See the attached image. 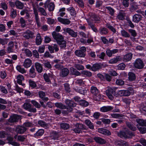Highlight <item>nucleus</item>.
<instances>
[{
  "mask_svg": "<svg viewBox=\"0 0 146 146\" xmlns=\"http://www.w3.org/2000/svg\"><path fill=\"white\" fill-rule=\"evenodd\" d=\"M118 135L122 138L128 139L131 138L132 137L134 136L135 135L134 133L127 130L120 131L118 133Z\"/></svg>",
  "mask_w": 146,
  "mask_h": 146,
  "instance_id": "obj_1",
  "label": "nucleus"
},
{
  "mask_svg": "<svg viewBox=\"0 0 146 146\" xmlns=\"http://www.w3.org/2000/svg\"><path fill=\"white\" fill-rule=\"evenodd\" d=\"M86 48L85 46H82L79 50H76L75 51V55L77 56L84 58L86 55Z\"/></svg>",
  "mask_w": 146,
  "mask_h": 146,
  "instance_id": "obj_2",
  "label": "nucleus"
},
{
  "mask_svg": "<svg viewBox=\"0 0 146 146\" xmlns=\"http://www.w3.org/2000/svg\"><path fill=\"white\" fill-rule=\"evenodd\" d=\"M35 33L29 30H27L22 33L23 37L27 40L32 39L35 36Z\"/></svg>",
  "mask_w": 146,
  "mask_h": 146,
  "instance_id": "obj_3",
  "label": "nucleus"
},
{
  "mask_svg": "<svg viewBox=\"0 0 146 146\" xmlns=\"http://www.w3.org/2000/svg\"><path fill=\"white\" fill-rule=\"evenodd\" d=\"M106 93L109 99L111 100L113 99L114 97L113 95L115 94V90L113 88H109L106 90Z\"/></svg>",
  "mask_w": 146,
  "mask_h": 146,
  "instance_id": "obj_4",
  "label": "nucleus"
},
{
  "mask_svg": "<svg viewBox=\"0 0 146 146\" xmlns=\"http://www.w3.org/2000/svg\"><path fill=\"white\" fill-rule=\"evenodd\" d=\"M31 107V104L27 102L25 103L23 106V108L26 110H28L29 111L34 113L36 112V109L35 108Z\"/></svg>",
  "mask_w": 146,
  "mask_h": 146,
  "instance_id": "obj_5",
  "label": "nucleus"
},
{
  "mask_svg": "<svg viewBox=\"0 0 146 146\" xmlns=\"http://www.w3.org/2000/svg\"><path fill=\"white\" fill-rule=\"evenodd\" d=\"M133 65L135 68L140 69L143 68L144 64L143 61L140 59L139 58L136 60Z\"/></svg>",
  "mask_w": 146,
  "mask_h": 146,
  "instance_id": "obj_6",
  "label": "nucleus"
},
{
  "mask_svg": "<svg viewBox=\"0 0 146 146\" xmlns=\"http://www.w3.org/2000/svg\"><path fill=\"white\" fill-rule=\"evenodd\" d=\"M44 7L46 9L47 7L48 10L51 11L54 10L55 5L53 3L50 2V0H47L44 4Z\"/></svg>",
  "mask_w": 146,
  "mask_h": 146,
  "instance_id": "obj_7",
  "label": "nucleus"
},
{
  "mask_svg": "<svg viewBox=\"0 0 146 146\" xmlns=\"http://www.w3.org/2000/svg\"><path fill=\"white\" fill-rule=\"evenodd\" d=\"M75 127H76L72 130L75 133H82V130L85 129L84 125L82 124L77 123Z\"/></svg>",
  "mask_w": 146,
  "mask_h": 146,
  "instance_id": "obj_8",
  "label": "nucleus"
},
{
  "mask_svg": "<svg viewBox=\"0 0 146 146\" xmlns=\"http://www.w3.org/2000/svg\"><path fill=\"white\" fill-rule=\"evenodd\" d=\"M63 30L64 32L68 33L70 35L73 37L76 38L77 36V32L74 31L72 29L70 28H64Z\"/></svg>",
  "mask_w": 146,
  "mask_h": 146,
  "instance_id": "obj_9",
  "label": "nucleus"
},
{
  "mask_svg": "<svg viewBox=\"0 0 146 146\" xmlns=\"http://www.w3.org/2000/svg\"><path fill=\"white\" fill-rule=\"evenodd\" d=\"M89 26V28H90L95 32L96 33L98 31V29L95 27L94 24H93V21L92 19L91 18H89L86 19Z\"/></svg>",
  "mask_w": 146,
  "mask_h": 146,
  "instance_id": "obj_10",
  "label": "nucleus"
},
{
  "mask_svg": "<svg viewBox=\"0 0 146 146\" xmlns=\"http://www.w3.org/2000/svg\"><path fill=\"white\" fill-rule=\"evenodd\" d=\"M52 35L53 38L56 40L57 42L60 41L61 40L64 39V37L62 35L54 31L52 33Z\"/></svg>",
  "mask_w": 146,
  "mask_h": 146,
  "instance_id": "obj_11",
  "label": "nucleus"
},
{
  "mask_svg": "<svg viewBox=\"0 0 146 146\" xmlns=\"http://www.w3.org/2000/svg\"><path fill=\"white\" fill-rule=\"evenodd\" d=\"M44 79L45 81L48 84H51L50 79L52 78L53 77V75L52 73H49L46 74L44 73L43 75Z\"/></svg>",
  "mask_w": 146,
  "mask_h": 146,
  "instance_id": "obj_12",
  "label": "nucleus"
},
{
  "mask_svg": "<svg viewBox=\"0 0 146 146\" xmlns=\"http://www.w3.org/2000/svg\"><path fill=\"white\" fill-rule=\"evenodd\" d=\"M21 116L17 114H14L11 116L9 119V122L11 123L16 122L21 119Z\"/></svg>",
  "mask_w": 146,
  "mask_h": 146,
  "instance_id": "obj_13",
  "label": "nucleus"
},
{
  "mask_svg": "<svg viewBox=\"0 0 146 146\" xmlns=\"http://www.w3.org/2000/svg\"><path fill=\"white\" fill-rule=\"evenodd\" d=\"M113 107L111 106H103L100 108V111L102 112H106L112 110Z\"/></svg>",
  "mask_w": 146,
  "mask_h": 146,
  "instance_id": "obj_14",
  "label": "nucleus"
},
{
  "mask_svg": "<svg viewBox=\"0 0 146 146\" xmlns=\"http://www.w3.org/2000/svg\"><path fill=\"white\" fill-rule=\"evenodd\" d=\"M142 16L141 15L135 14L133 17V21L135 23H138L141 20Z\"/></svg>",
  "mask_w": 146,
  "mask_h": 146,
  "instance_id": "obj_15",
  "label": "nucleus"
},
{
  "mask_svg": "<svg viewBox=\"0 0 146 146\" xmlns=\"http://www.w3.org/2000/svg\"><path fill=\"white\" fill-rule=\"evenodd\" d=\"M58 21L64 25H68L71 23V21L68 19L63 18L60 17L58 18Z\"/></svg>",
  "mask_w": 146,
  "mask_h": 146,
  "instance_id": "obj_16",
  "label": "nucleus"
},
{
  "mask_svg": "<svg viewBox=\"0 0 146 146\" xmlns=\"http://www.w3.org/2000/svg\"><path fill=\"white\" fill-rule=\"evenodd\" d=\"M14 47V42H10L8 43V46L7 48V51L8 53L14 52L13 48Z\"/></svg>",
  "mask_w": 146,
  "mask_h": 146,
  "instance_id": "obj_17",
  "label": "nucleus"
},
{
  "mask_svg": "<svg viewBox=\"0 0 146 146\" xmlns=\"http://www.w3.org/2000/svg\"><path fill=\"white\" fill-rule=\"evenodd\" d=\"M98 132L103 134L106 135H111L110 132L108 130L103 128H99L98 129Z\"/></svg>",
  "mask_w": 146,
  "mask_h": 146,
  "instance_id": "obj_18",
  "label": "nucleus"
},
{
  "mask_svg": "<svg viewBox=\"0 0 146 146\" xmlns=\"http://www.w3.org/2000/svg\"><path fill=\"white\" fill-rule=\"evenodd\" d=\"M38 94L39 97L44 102L48 101V98L47 97H45L46 94L44 92L42 91H40L38 92Z\"/></svg>",
  "mask_w": 146,
  "mask_h": 146,
  "instance_id": "obj_19",
  "label": "nucleus"
},
{
  "mask_svg": "<svg viewBox=\"0 0 146 146\" xmlns=\"http://www.w3.org/2000/svg\"><path fill=\"white\" fill-rule=\"evenodd\" d=\"M127 126L131 130L135 131L137 128L135 125L132 122H127L126 123Z\"/></svg>",
  "mask_w": 146,
  "mask_h": 146,
  "instance_id": "obj_20",
  "label": "nucleus"
},
{
  "mask_svg": "<svg viewBox=\"0 0 146 146\" xmlns=\"http://www.w3.org/2000/svg\"><path fill=\"white\" fill-rule=\"evenodd\" d=\"M27 130V128L23 126H18L16 129V131L19 134L24 133Z\"/></svg>",
  "mask_w": 146,
  "mask_h": 146,
  "instance_id": "obj_21",
  "label": "nucleus"
},
{
  "mask_svg": "<svg viewBox=\"0 0 146 146\" xmlns=\"http://www.w3.org/2000/svg\"><path fill=\"white\" fill-rule=\"evenodd\" d=\"M31 60L29 58H27L25 60L23 64V66L25 68H28L31 66L32 65Z\"/></svg>",
  "mask_w": 146,
  "mask_h": 146,
  "instance_id": "obj_22",
  "label": "nucleus"
},
{
  "mask_svg": "<svg viewBox=\"0 0 146 146\" xmlns=\"http://www.w3.org/2000/svg\"><path fill=\"white\" fill-rule=\"evenodd\" d=\"M34 14L35 15L36 22L38 26L39 27L40 25V23L39 20L38 13L37 10L35 9L34 10Z\"/></svg>",
  "mask_w": 146,
  "mask_h": 146,
  "instance_id": "obj_23",
  "label": "nucleus"
},
{
  "mask_svg": "<svg viewBox=\"0 0 146 146\" xmlns=\"http://www.w3.org/2000/svg\"><path fill=\"white\" fill-rule=\"evenodd\" d=\"M122 58L119 56H116L115 58H113L109 61V64H113L116 63L119 61L121 60Z\"/></svg>",
  "mask_w": 146,
  "mask_h": 146,
  "instance_id": "obj_24",
  "label": "nucleus"
},
{
  "mask_svg": "<svg viewBox=\"0 0 146 146\" xmlns=\"http://www.w3.org/2000/svg\"><path fill=\"white\" fill-rule=\"evenodd\" d=\"M132 55L133 54L131 53H128L124 55L122 59L124 61L127 62L131 59Z\"/></svg>",
  "mask_w": 146,
  "mask_h": 146,
  "instance_id": "obj_25",
  "label": "nucleus"
},
{
  "mask_svg": "<svg viewBox=\"0 0 146 146\" xmlns=\"http://www.w3.org/2000/svg\"><path fill=\"white\" fill-rule=\"evenodd\" d=\"M128 78L129 81H133L135 80L136 78L135 74L133 72H130L128 73Z\"/></svg>",
  "mask_w": 146,
  "mask_h": 146,
  "instance_id": "obj_26",
  "label": "nucleus"
},
{
  "mask_svg": "<svg viewBox=\"0 0 146 146\" xmlns=\"http://www.w3.org/2000/svg\"><path fill=\"white\" fill-rule=\"evenodd\" d=\"M35 66L36 71L38 73H41L43 71V67L41 64L38 62L35 64Z\"/></svg>",
  "mask_w": 146,
  "mask_h": 146,
  "instance_id": "obj_27",
  "label": "nucleus"
},
{
  "mask_svg": "<svg viewBox=\"0 0 146 146\" xmlns=\"http://www.w3.org/2000/svg\"><path fill=\"white\" fill-rule=\"evenodd\" d=\"M15 7L17 9H22L24 7V4L20 1L17 0L15 1Z\"/></svg>",
  "mask_w": 146,
  "mask_h": 146,
  "instance_id": "obj_28",
  "label": "nucleus"
},
{
  "mask_svg": "<svg viewBox=\"0 0 146 146\" xmlns=\"http://www.w3.org/2000/svg\"><path fill=\"white\" fill-rule=\"evenodd\" d=\"M94 139L98 143L101 144H105L106 143V140L101 138L99 137H94Z\"/></svg>",
  "mask_w": 146,
  "mask_h": 146,
  "instance_id": "obj_29",
  "label": "nucleus"
},
{
  "mask_svg": "<svg viewBox=\"0 0 146 146\" xmlns=\"http://www.w3.org/2000/svg\"><path fill=\"white\" fill-rule=\"evenodd\" d=\"M102 66L100 63H96L93 64L92 66V71H96L101 68Z\"/></svg>",
  "mask_w": 146,
  "mask_h": 146,
  "instance_id": "obj_30",
  "label": "nucleus"
},
{
  "mask_svg": "<svg viewBox=\"0 0 146 146\" xmlns=\"http://www.w3.org/2000/svg\"><path fill=\"white\" fill-rule=\"evenodd\" d=\"M51 135V138L54 140H57L60 136L59 133L55 131L52 132Z\"/></svg>",
  "mask_w": 146,
  "mask_h": 146,
  "instance_id": "obj_31",
  "label": "nucleus"
},
{
  "mask_svg": "<svg viewBox=\"0 0 146 146\" xmlns=\"http://www.w3.org/2000/svg\"><path fill=\"white\" fill-rule=\"evenodd\" d=\"M136 121L139 125L146 127V119H138L136 120Z\"/></svg>",
  "mask_w": 146,
  "mask_h": 146,
  "instance_id": "obj_32",
  "label": "nucleus"
},
{
  "mask_svg": "<svg viewBox=\"0 0 146 146\" xmlns=\"http://www.w3.org/2000/svg\"><path fill=\"white\" fill-rule=\"evenodd\" d=\"M65 102L66 104L69 107H73L75 106L76 105V104L72 100L67 99L65 100Z\"/></svg>",
  "mask_w": 146,
  "mask_h": 146,
  "instance_id": "obj_33",
  "label": "nucleus"
},
{
  "mask_svg": "<svg viewBox=\"0 0 146 146\" xmlns=\"http://www.w3.org/2000/svg\"><path fill=\"white\" fill-rule=\"evenodd\" d=\"M89 15L90 16V18H93L95 21H100V18L99 16L92 13H89Z\"/></svg>",
  "mask_w": 146,
  "mask_h": 146,
  "instance_id": "obj_34",
  "label": "nucleus"
},
{
  "mask_svg": "<svg viewBox=\"0 0 146 146\" xmlns=\"http://www.w3.org/2000/svg\"><path fill=\"white\" fill-rule=\"evenodd\" d=\"M29 75L31 77L33 78L35 77L36 76L35 69L33 66H32L29 70Z\"/></svg>",
  "mask_w": 146,
  "mask_h": 146,
  "instance_id": "obj_35",
  "label": "nucleus"
},
{
  "mask_svg": "<svg viewBox=\"0 0 146 146\" xmlns=\"http://www.w3.org/2000/svg\"><path fill=\"white\" fill-rule=\"evenodd\" d=\"M17 15V10L13 8H11L10 9V17L12 18H15Z\"/></svg>",
  "mask_w": 146,
  "mask_h": 146,
  "instance_id": "obj_36",
  "label": "nucleus"
},
{
  "mask_svg": "<svg viewBox=\"0 0 146 146\" xmlns=\"http://www.w3.org/2000/svg\"><path fill=\"white\" fill-rule=\"evenodd\" d=\"M84 84V82L82 79H78L76 80L75 82L73 84L74 88H76V85L78 84L79 85Z\"/></svg>",
  "mask_w": 146,
  "mask_h": 146,
  "instance_id": "obj_37",
  "label": "nucleus"
},
{
  "mask_svg": "<svg viewBox=\"0 0 146 146\" xmlns=\"http://www.w3.org/2000/svg\"><path fill=\"white\" fill-rule=\"evenodd\" d=\"M100 33L102 35H106L108 33V30L105 27L100 28L99 29Z\"/></svg>",
  "mask_w": 146,
  "mask_h": 146,
  "instance_id": "obj_38",
  "label": "nucleus"
},
{
  "mask_svg": "<svg viewBox=\"0 0 146 146\" xmlns=\"http://www.w3.org/2000/svg\"><path fill=\"white\" fill-rule=\"evenodd\" d=\"M105 9L107 10L109 14L111 16L114 15L115 10L113 9L109 6L106 7Z\"/></svg>",
  "mask_w": 146,
  "mask_h": 146,
  "instance_id": "obj_39",
  "label": "nucleus"
},
{
  "mask_svg": "<svg viewBox=\"0 0 146 146\" xmlns=\"http://www.w3.org/2000/svg\"><path fill=\"white\" fill-rule=\"evenodd\" d=\"M42 42L41 37L40 33L37 34L36 38V44L37 45H40Z\"/></svg>",
  "mask_w": 146,
  "mask_h": 146,
  "instance_id": "obj_40",
  "label": "nucleus"
},
{
  "mask_svg": "<svg viewBox=\"0 0 146 146\" xmlns=\"http://www.w3.org/2000/svg\"><path fill=\"white\" fill-rule=\"evenodd\" d=\"M57 43L61 48H64L66 46V42L64 39H63L62 40H61L60 41H58Z\"/></svg>",
  "mask_w": 146,
  "mask_h": 146,
  "instance_id": "obj_41",
  "label": "nucleus"
},
{
  "mask_svg": "<svg viewBox=\"0 0 146 146\" xmlns=\"http://www.w3.org/2000/svg\"><path fill=\"white\" fill-rule=\"evenodd\" d=\"M117 144L119 146H129V144L127 142L121 140L118 141Z\"/></svg>",
  "mask_w": 146,
  "mask_h": 146,
  "instance_id": "obj_42",
  "label": "nucleus"
},
{
  "mask_svg": "<svg viewBox=\"0 0 146 146\" xmlns=\"http://www.w3.org/2000/svg\"><path fill=\"white\" fill-rule=\"evenodd\" d=\"M17 82L19 84L22 83V82L24 80L23 76L21 75H19L17 76Z\"/></svg>",
  "mask_w": 146,
  "mask_h": 146,
  "instance_id": "obj_43",
  "label": "nucleus"
},
{
  "mask_svg": "<svg viewBox=\"0 0 146 146\" xmlns=\"http://www.w3.org/2000/svg\"><path fill=\"white\" fill-rule=\"evenodd\" d=\"M69 73V70L67 68L63 69L61 71V75L62 77H65L67 76Z\"/></svg>",
  "mask_w": 146,
  "mask_h": 146,
  "instance_id": "obj_44",
  "label": "nucleus"
},
{
  "mask_svg": "<svg viewBox=\"0 0 146 146\" xmlns=\"http://www.w3.org/2000/svg\"><path fill=\"white\" fill-rule=\"evenodd\" d=\"M68 11L69 12L72 16H75L76 14V12L73 7H70L67 9Z\"/></svg>",
  "mask_w": 146,
  "mask_h": 146,
  "instance_id": "obj_45",
  "label": "nucleus"
},
{
  "mask_svg": "<svg viewBox=\"0 0 146 146\" xmlns=\"http://www.w3.org/2000/svg\"><path fill=\"white\" fill-rule=\"evenodd\" d=\"M55 106L60 109H64L66 108V106L62 103L57 102L55 103Z\"/></svg>",
  "mask_w": 146,
  "mask_h": 146,
  "instance_id": "obj_46",
  "label": "nucleus"
},
{
  "mask_svg": "<svg viewBox=\"0 0 146 146\" xmlns=\"http://www.w3.org/2000/svg\"><path fill=\"white\" fill-rule=\"evenodd\" d=\"M139 109L141 112L146 114V104H141L139 107Z\"/></svg>",
  "mask_w": 146,
  "mask_h": 146,
  "instance_id": "obj_47",
  "label": "nucleus"
},
{
  "mask_svg": "<svg viewBox=\"0 0 146 146\" xmlns=\"http://www.w3.org/2000/svg\"><path fill=\"white\" fill-rule=\"evenodd\" d=\"M90 92L93 95L97 94L99 93V91L96 87L92 86L91 88Z\"/></svg>",
  "mask_w": 146,
  "mask_h": 146,
  "instance_id": "obj_48",
  "label": "nucleus"
},
{
  "mask_svg": "<svg viewBox=\"0 0 146 146\" xmlns=\"http://www.w3.org/2000/svg\"><path fill=\"white\" fill-rule=\"evenodd\" d=\"M16 69L19 72L23 74L26 72V70L24 68H22L20 65H17L16 67Z\"/></svg>",
  "mask_w": 146,
  "mask_h": 146,
  "instance_id": "obj_49",
  "label": "nucleus"
},
{
  "mask_svg": "<svg viewBox=\"0 0 146 146\" xmlns=\"http://www.w3.org/2000/svg\"><path fill=\"white\" fill-rule=\"evenodd\" d=\"M86 124L91 129H94V126L91 121L88 119H86L85 121Z\"/></svg>",
  "mask_w": 146,
  "mask_h": 146,
  "instance_id": "obj_50",
  "label": "nucleus"
},
{
  "mask_svg": "<svg viewBox=\"0 0 146 146\" xmlns=\"http://www.w3.org/2000/svg\"><path fill=\"white\" fill-rule=\"evenodd\" d=\"M70 72L73 75L76 76H79L81 75V73L78 71H77L74 68L71 67L70 69Z\"/></svg>",
  "mask_w": 146,
  "mask_h": 146,
  "instance_id": "obj_51",
  "label": "nucleus"
},
{
  "mask_svg": "<svg viewBox=\"0 0 146 146\" xmlns=\"http://www.w3.org/2000/svg\"><path fill=\"white\" fill-rule=\"evenodd\" d=\"M121 35L125 38H129L130 36L129 34L124 30H123L121 31Z\"/></svg>",
  "mask_w": 146,
  "mask_h": 146,
  "instance_id": "obj_52",
  "label": "nucleus"
},
{
  "mask_svg": "<svg viewBox=\"0 0 146 146\" xmlns=\"http://www.w3.org/2000/svg\"><path fill=\"white\" fill-rule=\"evenodd\" d=\"M44 133V131L43 129H39L34 134L35 137L37 136H42Z\"/></svg>",
  "mask_w": 146,
  "mask_h": 146,
  "instance_id": "obj_53",
  "label": "nucleus"
},
{
  "mask_svg": "<svg viewBox=\"0 0 146 146\" xmlns=\"http://www.w3.org/2000/svg\"><path fill=\"white\" fill-rule=\"evenodd\" d=\"M24 53H25L26 56L28 57H31L32 56V53L31 52L29 49L25 48L23 50Z\"/></svg>",
  "mask_w": 146,
  "mask_h": 146,
  "instance_id": "obj_54",
  "label": "nucleus"
},
{
  "mask_svg": "<svg viewBox=\"0 0 146 146\" xmlns=\"http://www.w3.org/2000/svg\"><path fill=\"white\" fill-rule=\"evenodd\" d=\"M19 22L22 27L24 28L26 26V21L23 18L21 17L20 19Z\"/></svg>",
  "mask_w": 146,
  "mask_h": 146,
  "instance_id": "obj_55",
  "label": "nucleus"
},
{
  "mask_svg": "<svg viewBox=\"0 0 146 146\" xmlns=\"http://www.w3.org/2000/svg\"><path fill=\"white\" fill-rule=\"evenodd\" d=\"M60 125L61 127L64 130L68 129L70 127L69 124L66 123H62Z\"/></svg>",
  "mask_w": 146,
  "mask_h": 146,
  "instance_id": "obj_56",
  "label": "nucleus"
},
{
  "mask_svg": "<svg viewBox=\"0 0 146 146\" xmlns=\"http://www.w3.org/2000/svg\"><path fill=\"white\" fill-rule=\"evenodd\" d=\"M125 13L122 12H120L117 16V18L119 20H123L125 19Z\"/></svg>",
  "mask_w": 146,
  "mask_h": 146,
  "instance_id": "obj_57",
  "label": "nucleus"
},
{
  "mask_svg": "<svg viewBox=\"0 0 146 146\" xmlns=\"http://www.w3.org/2000/svg\"><path fill=\"white\" fill-rule=\"evenodd\" d=\"M38 123L42 127H46L48 126L47 123L42 120L39 121Z\"/></svg>",
  "mask_w": 146,
  "mask_h": 146,
  "instance_id": "obj_58",
  "label": "nucleus"
},
{
  "mask_svg": "<svg viewBox=\"0 0 146 146\" xmlns=\"http://www.w3.org/2000/svg\"><path fill=\"white\" fill-rule=\"evenodd\" d=\"M101 98V95L98 93L94 95L93 96V99L96 101H99Z\"/></svg>",
  "mask_w": 146,
  "mask_h": 146,
  "instance_id": "obj_59",
  "label": "nucleus"
},
{
  "mask_svg": "<svg viewBox=\"0 0 146 146\" xmlns=\"http://www.w3.org/2000/svg\"><path fill=\"white\" fill-rule=\"evenodd\" d=\"M39 12L41 13L42 15L44 16L47 15V14L45 10L42 7H40L38 8Z\"/></svg>",
  "mask_w": 146,
  "mask_h": 146,
  "instance_id": "obj_60",
  "label": "nucleus"
},
{
  "mask_svg": "<svg viewBox=\"0 0 146 146\" xmlns=\"http://www.w3.org/2000/svg\"><path fill=\"white\" fill-rule=\"evenodd\" d=\"M111 115L113 118H121L123 116L122 114L118 113H112L111 114Z\"/></svg>",
  "mask_w": 146,
  "mask_h": 146,
  "instance_id": "obj_61",
  "label": "nucleus"
},
{
  "mask_svg": "<svg viewBox=\"0 0 146 146\" xmlns=\"http://www.w3.org/2000/svg\"><path fill=\"white\" fill-rule=\"evenodd\" d=\"M74 88L76 92L82 94H84L86 92V90L82 88L81 89H78V88Z\"/></svg>",
  "mask_w": 146,
  "mask_h": 146,
  "instance_id": "obj_62",
  "label": "nucleus"
},
{
  "mask_svg": "<svg viewBox=\"0 0 146 146\" xmlns=\"http://www.w3.org/2000/svg\"><path fill=\"white\" fill-rule=\"evenodd\" d=\"M43 64L45 68H47L48 69H50L52 68V66L49 61H45Z\"/></svg>",
  "mask_w": 146,
  "mask_h": 146,
  "instance_id": "obj_63",
  "label": "nucleus"
},
{
  "mask_svg": "<svg viewBox=\"0 0 146 146\" xmlns=\"http://www.w3.org/2000/svg\"><path fill=\"white\" fill-rule=\"evenodd\" d=\"M29 86L30 87L33 88H35L37 86V85L35 82L31 80H29Z\"/></svg>",
  "mask_w": 146,
  "mask_h": 146,
  "instance_id": "obj_64",
  "label": "nucleus"
}]
</instances>
